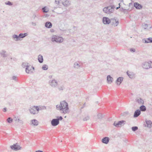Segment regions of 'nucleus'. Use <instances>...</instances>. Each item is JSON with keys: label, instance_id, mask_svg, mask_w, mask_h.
Wrapping results in <instances>:
<instances>
[{"label": "nucleus", "instance_id": "62", "mask_svg": "<svg viewBox=\"0 0 152 152\" xmlns=\"http://www.w3.org/2000/svg\"><path fill=\"white\" fill-rule=\"evenodd\" d=\"M118 5H119V7H120H120H121L120 3H119L118 4Z\"/></svg>", "mask_w": 152, "mask_h": 152}, {"label": "nucleus", "instance_id": "27", "mask_svg": "<svg viewBox=\"0 0 152 152\" xmlns=\"http://www.w3.org/2000/svg\"><path fill=\"white\" fill-rule=\"evenodd\" d=\"M143 26L144 27V28L145 29L147 30H149V29L151 28V26L149 27V28H148V25L147 24L144 23L143 24Z\"/></svg>", "mask_w": 152, "mask_h": 152}, {"label": "nucleus", "instance_id": "14", "mask_svg": "<svg viewBox=\"0 0 152 152\" xmlns=\"http://www.w3.org/2000/svg\"><path fill=\"white\" fill-rule=\"evenodd\" d=\"M135 101L139 104H144V101L141 98H137L136 99Z\"/></svg>", "mask_w": 152, "mask_h": 152}, {"label": "nucleus", "instance_id": "17", "mask_svg": "<svg viewBox=\"0 0 152 152\" xmlns=\"http://www.w3.org/2000/svg\"><path fill=\"white\" fill-rule=\"evenodd\" d=\"M113 81V78L110 75H109L107 77V83H111Z\"/></svg>", "mask_w": 152, "mask_h": 152}, {"label": "nucleus", "instance_id": "47", "mask_svg": "<svg viewBox=\"0 0 152 152\" xmlns=\"http://www.w3.org/2000/svg\"><path fill=\"white\" fill-rule=\"evenodd\" d=\"M130 51L131 52H134L135 51V50L133 48H132L130 49Z\"/></svg>", "mask_w": 152, "mask_h": 152}, {"label": "nucleus", "instance_id": "6", "mask_svg": "<svg viewBox=\"0 0 152 152\" xmlns=\"http://www.w3.org/2000/svg\"><path fill=\"white\" fill-rule=\"evenodd\" d=\"M10 148L12 150L15 151H18L21 149V147L18 145V143L14 144L13 145L10 146Z\"/></svg>", "mask_w": 152, "mask_h": 152}, {"label": "nucleus", "instance_id": "3", "mask_svg": "<svg viewBox=\"0 0 152 152\" xmlns=\"http://www.w3.org/2000/svg\"><path fill=\"white\" fill-rule=\"evenodd\" d=\"M39 110V108L37 106H34L29 110L30 113L33 114L38 113Z\"/></svg>", "mask_w": 152, "mask_h": 152}, {"label": "nucleus", "instance_id": "32", "mask_svg": "<svg viewBox=\"0 0 152 152\" xmlns=\"http://www.w3.org/2000/svg\"><path fill=\"white\" fill-rule=\"evenodd\" d=\"M48 68V65L46 64L44 65L42 67V69L44 70H47Z\"/></svg>", "mask_w": 152, "mask_h": 152}, {"label": "nucleus", "instance_id": "49", "mask_svg": "<svg viewBox=\"0 0 152 152\" xmlns=\"http://www.w3.org/2000/svg\"><path fill=\"white\" fill-rule=\"evenodd\" d=\"M109 6L110 7L111 9L112 10H113L114 11V9L115 8V6L114 5L110 6Z\"/></svg>", "mask_w": 152, "mask_h": 152}, {"label": "nucleus", "instance_id": "63", "mask_svg": "<svg viewBox=\"0 0 152 152\" xmlns=\"http://www.w3.org/2000/svg\"><path fill=\"white\" fill-rule=\"evenodd\" d=\"M31 68H33V69L34 70V67H33V66H31Z\"/></svg>", "mask_w": 152, "mask_h": 152}, {"label": "nucleus", "instance_id": "11", "mask_svg": "<svg viewBox=\"0 0 152 152\" xmlns=\"http://www.w3.org/2000/svg\"><path fill=\"white\" fill-rule=\"evenodd\" d=\"M142 42L145 43H152V38L149 37L146 39H144L142 40Z\"/></svg>", "mask_w": 152, "mask_h": 152}, {"label": "nucleus", "instance_id": "24", "mask_svg": "<svg viewBox=\"0 0 152 152\" xmlns=\"http://www.w3.org/2000/svg\"><path fill=\"white\" fill-rule=\"evenodd\" d=\"M31 123L34 126H37L38 125V121L35 119L31 120Z\"/></svg>", "mask_w": 152, "mask_h": 152}, {"label": "nucleus", "instance_id": "37", "mask_svg": "<svg viewBox=\"0 0 152 152\" xmlns=\"http://www.w3.org/2000/svg\"><path fill=\"white\" fill-rule=\"evenodd\" d=\"M90 119V117L89 116L87 115L84 118H83V120L84 121H86Z\"/></svg>", "mask_w": 152, "mask_h": 152}, {"label": "nucleus", "instance_id": "31", "mask_svg": "<svg viewBox=\"0 0 152 152\" xmlns=\"http://www.w3.org/2000/svg\"><path fill=\"white\" fill-rule=\"evenodd\" d=\"M129 112L128 111H126L125 112H124L123 113H122L121 114V115L122 116H126L127 115H129Z\"/></svg>", "mask_w": 152, "mask_h": 152}, {"label": "nucleus", "instance_id": "5", "mask_svg": "<svg viewBox=\"0 0 152 152\" xmlns=\"http://www.w3.org/2000/svg\"><path fill=\"white\" fill-rule=\"evenodd\" d=\"M125 121L124 120H121L116 122L115 121L113 123V125L116 127H119L122 126L124 124V122Z\"/></svg>", "mask_w": 152, "mask_h": 152}, {"label": "nucleus", "instance_id": "55", "mask_svg": "<svg viewBox=\"0 0 152 152\" xmlns=\"http://www.w3.org/2000/svg\"><path fill=\"white\" fill-rule=\"evenodd\" d=\"M11 59L13 60H14V61H16V59L15 58H11Z\"/></svg>", "mask_w": 152, "mask_h": 152}, {"label": "nucleus", "instance_id": "15", "mask_svg": "<svg viewBox=\"0 0 152 152\" xmlns=\"http://www.w3.org/2000/svg\"><path fill=\"white\" fill-rule=\"evenodd\" d=\"M123 79L124 78L122 77H118L116 80V83L117 84L120 85L122 82Z\"/></svg>", "mask_w": 152, "mask_h": 152}, {"label": "nucleus", "instance_id": "16", "mask_svg": "<svg viewBox=\"0 0 152 152\" xmlns=\"http://www.w3.org/2000/svg\"><path fill=\"white\" fill-rule=\"evenodd\" d=\"M129 78L133 79L134 77V73L131 72H129L128 71L126 72Z\"/></svg>", "mask_w": 152, "mask_h": 152}, {"label": "nucleus", "instance_id": "46", "mask_svg": "<svg viewBox=\"0 0 152 152\" xmlns=\"http://www.w3.org/2000/svg\"><path fill=\"white\" fill-rule=\"evenodd\" d=\"M6 53V52L4 50H2L1 52V54L2 56L4 55V54Z\"/></svg>", "mask_w": 152, "mask_h": 152}, {"label": "nucleus", "instance_id": "23", "mask_svg": "<svg viewBox=\"0 0 152 152\" xmlns=\"http://www.w3.org/2000/svg\"><path fill=\"white\" fill-rule=\"evenodd\" d=\"M28 34L27 33H20L19 34V37L20 39V40H21V38H23L24 37H25L27 35H28Z\"/></svg>", "mask_w": 152, "mask_h": 152}, {"label": "nucleus", "instance_id": "19", "mask_svg": "<svg viewBox=\"0 0 152 152\" xmlns=\"http://www.w3.org/2000/svg\"><path fill=\"white\" fill-rule=\"evenodd\" d=\"M52 26V23L50 22L47 21L45 24V26L47 28H50Z\"/></svg>", "mask_w": 152, "mask_h": 152}, {"label": "nucleus", "instance_id": "40", "mask_svg": "<svg viewBox=\"0 0 152 152\" xmlns=\"http://www.w3.org/2000/svg\"><path fill=\"white\" fill-rule=\"evenodd\" d=\"M113 12V10H112L110 8H109V9H108V14H110L111 13H112Z\"/></svg>", "mask_w": 152, "mask_h": 152}, {"label": "nucleus", "instance_id": "13", "mask_svg": "<svg viewBox=\"0 0 152 152\" xmlns=\"http://www.w3.org/2000/svg\"><path fill=\"white\" fill-rule=\"evenodd\" d=\"M140 110L139 109L136 110L134 112V118L137 117L141 114Z\"/></svg>", "mask_w": 152, "mask_h": 152}, {"label": "nucleus", "instance_id": "25", "mask_svg": "<svg viewBox=\"0 0 152 152\" xmlns=\"http://www.w3.org/2000/svg\"><path fill=\"white\" fill-rule=\"evenodd\" d=\"M63 4L65 7L69 6L70 4L69 1L68 0H66L64 2H62Z\"/></svg>", "mask_w": 152, "mask_h": 152}, {"label": "nucleus", "instance_id": "51", "mask_svg": "<svg viewBox=\"0 0 152 152\" xmlns=\"http://www.w3.org/2000/svg\"><path fill=\"white\" fill-rule=\"evenodd\" d=\"M36 15L35 14H34L33 16H32V18L34 19L36 17Z\"/></svg>", "mask_w": 152, "mask_h": 152}, {"label": "nucleus", "instance_id": "61", "mask_svg": "<svg viewBox=\"0 0 152 152\" xmlns=\"http://www.w3.org/2000/svg\"><path fill=\"white\" fill-rule=\"evenodd\" d=\"M132 3H130L129 4V6H130V5H132Z\"/></svg>", "mask_w": 152, "mask_h": 152}, {"label": "nucleus", "instance_id": "56", "mask_svg": "<svg viewBox=\"0 0 152 152\" xmlns=\"http://www.w3.org/2000/svg\"><path fill=\"white\" fill-rule=\"evenodd\" d=\"M19 121H20V123L21 124H23V121L22 120H20Z\"/></svg>", "mask_w": 152, "mask_h": 152}, {"label": "nucleus", "instance_id": "20", "mask_svg": "<svg viewBox=\"0 0 152 152\" xmlns=\"http://www.w3.org/2000/svg\"><path fill=\"white\" fill-rule=\"evenodd\" d=\"M12 38L16 41L20 40L19 35L15 34L12 35Z\"/></svg>", "mask_w": 152, "mask_h": 152}, {"label": "nucleus", "instance_id": "18", "mask_svg": "<svg viewBox=\"0 0 152 152\" xmlns=\"http://www.w3.org/2000/svg\"><path fill=\"white\" fill-rule=\"evenodd\" d=\"M31 67L28 65L26 66V72L27 73H29L32 72V71L31 69Z\"/></svg>", "mask_w": 152, "mask_h": 152}, {"label": "nucleus", "instance_id": "64", "mask_svg": "<svg viewBox=\"0 0 152 152\" xmlns=\"http://www.w3.org/2000/svg\"><path fill=\"white\" fill-rule=\"evenodd\" d=\"M57 8V7H54V10L56 9Z\"/></svg>", "mask_w": 152, "mask_h": 152}, {"label": "nucleus", "instance_id": "22", "mask_svg": "<svg viewBox=\"0 0 152 152\" xmlns=\"http://www.w3.org/2000/svg\"><path fill=\"white\" fill-rule=\"evenodd\" d=\"M146 124L148 127L150 128L152 127V122L151 121H146Z\"/></svg>", "mask_w": 152, "mask_h": 152}, {"label": "nucleus", "instance_id": "43", "mask_svg": "<svg viewBox=\"0 0 152 152\" xmlns=\"http://www.w3.org/2000/svg\"><path fill=\"white\" fill-rule=\"evenodd\" d=\"M57 119L58 120V121H59V120L61 121L63 119V118L61 116H57Z\"/></svg>", "mask_w": 152, "mask_h": 152}, {"label": "nucleus", "instance_id": "38", "mask_svg": "<svg viewBox=\"0 0 152 152\" xmlns=\"http://www.w3.org/2000/svg\"><path fill=\"white\" fill-rule=\"evenodd\" d=\"M5 4L9 6H11L12 5V3L10 1H8L5 2Z\"/></svg>", "mask_w": 152, "mask_h": 152}, {"label": "nucleus", "instance_id": "52", "mask_svg": "<svg viewBox=\"0 0 152 152\" xmlns=\"http://www.w3.org/2000/svg\"><path fill=\"white\" fill-rule=\"evenodd\" d=\"M31 24L33 26H36V23H35L33 22H31Z\"/></svg>", "mask_w": 152, "mask_h": 152}, {"label": "nucleus", "instance_id": "57", "mask_svg": "<svg viewBox=\"0 0 152 152\" xmlns=\"http://www.w3.org/2000/svg\"><path fill=\"white\" fill-rule=\"evenodd\" d=\"M35 152H43V151L41 150H38L37 151H36Z\"/></svg>", "mask_w": 152, "mask_h": 152}, {"label": "nucleus", "instance_id": "53", "mask_svg": "<svg viewBox=\"0 0 152 152\" xmlns=\"http://www.w3.org/2000/svg\"><path fill=\"white\" fill-rule=\"evenodd\" d=\"M7 56V54H5V53L3 56V57H4V58L6 57Z\"/></svg>", "mask_w": 152, "mask_h": 152}, {"label": "nucleus", "instance_id": "26", "mask_svg": "<svg viewBox=\"0 0 152 152\" xmlns=\"http://www.w3.org/2000/svg\"><path fill=\"white\" fill-rule=\"evenodd\" d=\"M140 110L142 111H145L146 110V108L145 106L144 105H142L140 107Z\"/></svg>", "mask_w": 152, "mask_h": 152}, {"label": "nucleus", "instance_id": "35", "mask_svg": "<svg viewBox=\"0 0 152 152\" xmlns=\"http://www.w3.org/2000/svg\"><path fill=\"white\" fill-rule=\"evenodd\" d=\"M64 86L63 85H62L61 86H58V89L60 90H63L64 89Z\"/></svg>", "mask_w": 152, "mask_h": 152}, {"label": "nucleus", "instance_id": "28", "mask_svg": "<svg viewBox=\"0 0 152 152\" xmlns=\"http://www.w3.org/2000/svg\"><path fill=\"white\" fill-rule=\"evenodd\" d=\"M97 116L98 119H101L104 117V115L100 113H99L97 115Z\"/></svg>", "mask_w": 152, "mask_h": 152}, {"label": "nucleus", "instance_id": "41", "mask_svg": "<svg viewBox=\"0 0 152 152\" xmlns=\"http://www.w3.org/2000/svg\"><path fill=\"white\" fill-rule=\"evenodd\" d=\"M27 65H28V63H23L22 64V66L23 67L25 66L26 67V66Z\"/></svg>", "mask_w": 152, "mask_h": 152}, {"label": "nucleus", "instance_id": "1", "mask_svg": "<svg viewBox=\"0 0 152 152\" xmlns=\"http://www.w3.org/2000/svg\"><path fill=\"white\" fill-rule=\"evenodd\" d=\"M56 109L59 110L61 113L66 114L69 112V108L68 104L64 100L60 102V104L56 105Z\"/></svg>", "mask_w": 152, "mask_h": 152}, {"label": "nucleus", "instance_id": "30", "mask_svg": "<svg viewBox=\"0 0 152 152\" xmlns=\"http://www.w3.org/2000/svg\"><path fill=\"white\" fill-rule=\"evenodd\" d=\"M74 67L75 68L78 69L80 67V65L77 62H75L74 64Z\"/></svg>", "mask_w": 152, "mask_h": 152}, {"label": "nucleus", "instance_id": "4", "mask_svg": "<svg viewBox=\"0 0 152 152\" xmlns=\"http://www.w3.org/2000/svg\"><path fill=\"white\" fill-rule=\"evenodd\" d=\"M152 62L149 61L148 62H143L142 64V66L143 68L146 69H148L150 68H152L151 64Z\"/></svg>", "mask_w": 152, "mask_h": 152}, {"label": "nucleus", "instance_id": "48", "mask_svg": "<svg viewBox=\"0 0 152 152\" xmlns=\"http://www.w3.org/2000/svg\"><path fill=\"white\" fill-rule=\"evenodd\" d=\"M14 119L15 121H18V122H19L20 121V119L19 118H18V117H17V118H16V117H15V118Z\"/></svg>", "mask_w": 152, "mask_h": 152}, {"label": "nucleus", "instance_id": "42", "mask_svg": "<svg viewBox=\"0 0 152 152\" xmlns=\"http://www.w3.org/2000/svg\"><path fill=\"white\" fill-rule=\"evenodd\" d=\"M111 22L113 23L112 25H113L114 23H115V22H116V20L115 18H112L111 19Z\"/></svg>", "mask_w": 152, "mask_h": 152}, {"label": "nucleus", "instance_id": "33", "mask_svg": "<svg viewBox=\"0 0 152 152\" xmlns=\"http://www.w3.org/2000/svg\"><path fill=\"white\" fill-rule=\"evenodd\" d=\"M13 121V119L11 117H9L7 119V121L8 123H11Z\"/></svg>", "mask_w": 152, "mask_h": 152}, {"label": "nucleus", "instance_id": "21", "mask_svg": "<svg viewBox=\"0 0 152 152\" xmlns=\"http://www.w3.org/2000/svg\"><path fill=\"white\" fill-rule=\"evenodd\" d=\"M38 61L40 63H42L43 62V58L42 56L40 54L38 55Z\"/></svg>", "mask_w": 152, "mask_h": 152}, {"label": "nucleus", "instance_id": "45", "mask_svg": "<svg viewBox=\"0 0 152 152\" xmlns=\"http://www.w3.org/2000/svg\"><path fill=\"white\" fill-rule=\"evenodd\" d=\"M120 10L121 12H125L124 11L126 10L125 9H124L123 7L120 8Z\"/></svg>", "mask_w": 152, "mask_h": 152}, {"label": "nucleus", "instance_id": "36", "mask_svg": "<svg viewBox=\"0 0 152 152\" xmlns=\"http://www.w3.org/2000/svg\"><path fill=\"white\" fill-rule=\"evenodd\" d=\"M46 10V7H43L42 9V11L45 13H47L48 12L49 10Z\"/></svg>", "mask_w": 152, "mask_h": 152}, {"label": "nucleus", "instance_id": "44", "mask_svg": "<svg viewBox=\"0 0 152 152\" xmlns=\"http://www.w3.org/2000/svg\"><path fill=\"white\" fill-rule=\"evenodd\" d=\"M119 23V22L118 20H116V22H115L113 24L115 25V26H117L118 25Z\"/></svg>", "mask_w": 152, "mask_h": 152}, {"label": "nucleus", "instance_id": "54", "mask_svg": "<svg viewBox=\"0 0 152 152\" xmlns=\"http://www.w3.org/2000/svg\"><path fill=\"white\" fill-rule=\"evenodd\" d=\"M3 112H6L7 111V108H6L5 107V108H4L3 110Z\"/></svg>", "mask_w": 152, "mask_h": 152}, {"label": "nucleus", "instance_id": "2", "mask_svg": "<svg viewBox=\"0 0 152 152\" xmlns=\"http://www.w3.org/2000/svg\"><path fill=\"white\" fill-rule=\"evenodd\" d=\"M63 38L61 37L53 35L51 38V41L53 42H56L58 43H61L63 41Z\"/></svg>", "mask_w": 152, "mask_h": 152}, {"label": "nucleus", "instance_id": "59", "mask_svg": "<svg viewBox=\"0 0 152 152\" xmlns=\"http://www.w3.org/2000/svg\"><path fill=\"white\" fill-rule=\"evenodd\" d=\"M50 31L51 32H53L54 31V30L53 29H50Z\"/></svg>", "mask_w": 152, "mask_h": 152}, {"label": "nucleus", "instance_id": "10", "mask_svg": "<svg viewBox=\"0 0 152 152\" xmlns=\"http://www.w3.org/2000/svg\"><path fill=\"white\" fill-rule=\"evenodd\" d=\"M134 6L137 10L141 9L143 7V6L141 4H139L137 2H135L134 3Z\"/></svg>", "mask_w": 152, "mask_h": 152}, {"label": "nucleus", "instance_id": "8", "mask_svg": "<svg viewBox=\"0 0 152 152\" xmlns=\"http://www.w3.org/2000/svg\"><path fill=\"white\" fill-rule=\"evenodd\" d=\"M51 124L53 126H57L59 123V121L56 118L53 119L51 121Z\"/></svg>", "mask_w": 152, "mask_h": 152}, {"label": "nucleus", "instance_id": "60", "mask_svg": "<svg viewBox=\"0 0 152 152\" xmlns=\"http://www.w3.org/2000/svg\"><path fill=\"white\" fill-rule=\"evenodd\" d=\"M119 8H120V7H117L116 9V10H118V9Z\"/></svg>", "mask_w": 152, "mask_h": 152}, {"label": "nucleus", "instance_id": "39", "mask_svg": "<svg viewBox=\"0 0 152 152\" xmlns=\"http://www.w3.org/2000/svg\"><path fill=\"white\" fill-rule=\"evenodd\" d=\"M11 80H14L15 81H17L18 79L16 76H14L12 77Z\"/></svg>", "mask_w": 152, "mask_h": 152}, {"label": "nucleus", "instance_id": "29", "mask_svg": "<svg viewBox=\"0 0 152 152\" xmlns=\"http://www.w3.org/2000/svg\"><path fill=\"white\" fill-rule=\"evenodd\" d=\"M110 8V6H108L104 8L103 10V11L105 13L108 14V9Z\"/></svg>", "mask_w": 152, "mask_h": 152}, {"label": "nucleus", "instance_id": "7", "mask_svg": "<svg viewBox=\"0 0 152 152\" xmlns=\"http://www.w3.org/2000/svg\"><path fill=\"white\" fill-rule=\"evenodd\" d=\"M49 83L50 85L53 87H56L58 85L57 81L55 79L50 80Z\"/></svg>", "mask_w": 152, "mask_h": 152}, {"label": "nucleus", "instance_id": "9", "mask_svg": "<svg viewBox=\"0 0 152 152\" xmlns=\"http://www.w3.org/2000/svg\"><path fill=\"white\" fill-rule=\"evenodd\" d=\"M102 22L104 24H109L110 23L111 20L108 18L104 17L102 18Z\"/></svg>", "mask_w": 152, "mask_h": 152}, {"label": "nucleus", "instance_id": "34", "mask_svg": "<svg viewBox=\"0 0 152 152\" xmlns=\"http://www.w3.org/2000/svg\"><path fill=\"white\" fill-rule=\"evenodd\" d=\"M138 129V127L137 126H133L132 128V130L133 132H135Z\"/></svg>", "mask_w": 152, "mask_h": 152}, {"label": "nucleus", "instance_id": "58", "mask_svg": "<svg viewBox=\"0 0 152 152\" xmlns=\"http://www.w3.org/2000/svg\"><path fill=\"white\" fill-rule=\"evenodd\" d=\"M49 16V15H48V14H46L45 15V17H48V16Z\"/></svg>", "mask_w": 152, "mask_h": 152}, {"label": "nucleus", "instance_id": "50", "mask_svg": "<svg viewBox=\"0 0 152 152\" xmlns=\"http://www.w3.org/2000/svg\"><path fill=\"white\" fill-rule=\"evenodd\" d=\"M55 3L57 5H58L59 4V1H57L56 0L55 1Z\"/></svg>", "mask_w": 152, "mask_h": 152}, {"label": "nucleus", "instance_id": "12", "mask_svg": "<svg viewBox=\"0 0 152 152\" xmlns=\"http://www.w3.org/2000/svg\"><path fill=\"white\" fill-rule=\"evenodd\" d=\"M110 140L109 138L108 137H103L102 140V142L104 144H107L108 143Z\"/></svg>", "mask_w": 152, "mask_h": 152}]
</instances>
